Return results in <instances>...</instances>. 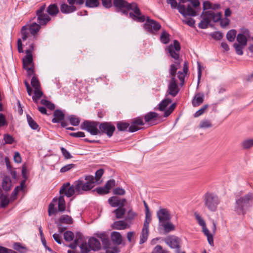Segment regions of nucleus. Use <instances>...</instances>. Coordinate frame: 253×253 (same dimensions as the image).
I'll return each instance as SVG.
<instances>
[{
	"instance_id": "obj_18",
	"label": "nucleus",
	"mask_w": 253,
	"mask_h": 253,
	"mask_svg": "<svg viewBox=\"0 0 253 253\" xmlns=\"http://www.w3.org/2000/svg\"><path fill=\"white\" fill-rule=\"evenodd\" d=\"M109 204L112 207H124L126 200L125 198H119L117 196H112L108 200Z\"/></svg>"
},
{
	"instance_id": "obj_52",
	"label": "nucleus",
	"mask_w": 253,
	"mask_h": 253,
	"mask_svg": "<svg viewBox=\"0 0 253 253\" xmlns=\"http://www.w3.org/2000/svg\"><path fill=\"white\" fill-rule=\"evenodd\" d=\"M21 34L22 40H26L29 35V33L28 31V29L26 27V26H24L22 27L21 30Z\"/></svg>"
},
{
	"instance_id": "obj_20",
	"label": "nucleus",
	"mask_w": 253,
	"mask_h": 253,
	"mask_svg": "<svg viewBox=\"0 0 253 253\" xmlns=\"http://www.w3.org/2000/svg\"><path fill=\"white\" fill-rule=\"evenodd\" d=\"M250 35V31L248 29H245L243 30L242 33H239L237 36V41L238 44L246 46L247 43V36Z\"/></svg>"
},
{
	"instance_id": "obj_13",
	"label": "nucleus",
	"mask_w": 253,
	"mask_h": 253,
	"mask_svg": "<svg viewBox=\"0 0 253 253\" xmlns=\"http://www.w3.org/2000/svg\"><path fill=\"white\" fill-rule=\"evenodd\" d=\"M53 118L51 122L53 123H61L62 127H65L68 126V123L64 121L65 114L64 112L60 109L55 110L53 114Z\"/></svg>"
},
{
	"instance_id": "obj_41",
	"label": "nucleus",
	"mask_w": 253,
	"mask_h": 253,
	"mask_svg": "<svg viewBox=\"0 0 253 253\" xmlns=\"http://www.w3.org/2000/svg\"><path fill=\"white\" fill-rule=\"evenodd\" d=\"M170 35L165 31H164L160 36V41L164 44H167L169 42Z\"/></svg>"
},
{
	"instance_id": "obj_28",
	"label": "nucleus",
	"mask_w": 253,
	"mask_h": 253,
	"mask_svg": "<svg viewBox=\"0 0 253 253\" xmlns=\"http://www.w3.org/2000/svg\"><path fill=\"white\" fill-rule=\"evenodd\" d=\"M12 187L11 180L10 177L6 176L2 179V187L5 191H9Z\"/></svg>"
},
{
	"instance_id": "obj_15",
	"label": "nucleus",
	"mask_w": 253,
	"mask_h": 253,
	"mask_svg": "<svg viewBox=\"0 0 253 253\" xmlns=\"http://www.w3.org/2000/svg\"><path fill=\"white\" fill-rule=\"evenodd\" d=\"M157 216L159 219V225L170 221L171 216L169 210L165 208H160L159 211H157Z\"/></svg>"
},
{
	"instance_id": "obj_56",
	"label": "nucleus",
	"mask_w": 253,
	"mask_h": 253,
	"mask_svg": "<svg viewBox=\"0 0 253 253\" xmlns=\"http://www.w3.org/2000/svg\"><path fill=\"white\" fill-rule=\"evenodd\" d=\"M152 253H169V252L164 249L161 245H157L153 249Z\"/></svg>"
},
{
	"instance_id": "obj_5",
	"label": "nucleus",
	"mask_w": 253,
	"mask_h": 253,
	"mask_svg": "<svg viewBox=\"0 0 253 253\" xmlns=\"http://www.w3.org/2000/svg\"><path fill=\"white\" fill-rule=\"evenodd\" d=\"M203 201L205 206L210 211H216L217 206L220 203L218 196L212 192H208L203 196Z\"/></svg>"
},
{
	"instance_id": "obj_48",
	"label": "nucleus",
	"mask_w": 253,
	"mask_h": 253,
	"mask_svg": "<svg viewBox=\"0 0 253 253\" xmlns=\"http://www.w3.org/2000/svg\"><path fill=\"white\" fill-rule=\"evenodd\" d=\"M13 248L20 253H24L22 251L23 250H26V248L23 246L21 243L18 242L14 243L13 244Z\"/></svg>"
},
{
	"instance_id": "obj_17",
	"label": "nucleus",
	"mask_w": 253,
	"mask_h": 253,
	"mask_svg": "<svg viewBox=\"0 0 253 253\" xmlns=\"http://www.w3.org/2000/svg\"><path fill=\"white\" fill-rule=\"evenodd\" d=\"M103 173H104L103 169H98L95 172V177H94L92 175H85V176H84L83 177H80L79 179L85 178L86 180H85V181H88V179H91V186H92V187L89 189V190H90L91 189H92L94 187L95 183L98 182V181L99 180V179H100V178L102 176Z\"/></svg>"
},
{
	"instance_id": "obj_38",
	"label": "nucleus",
	"mask_w": 253,
	"mask_h": 253,
	"mask_svg": "<svg viewBox=\"0 0 253 253\" xmlns=\"http://www.w3.org/2000/svg\"><path fill=\"white\" fill-rule=\"evenodd\" d=\"M172 102L171 99L167 98L163 100L159 104V110L161 111H166V108Z\"/></svg>"
},
{
	"instance_id": "obj_57",
	"label": "nucleus",
	"mask_w": 253,
	"mask_h": 253,
	"mask_svg": "<svg viewBox=\"0 0 253 253\" xmlns=\"http://www.w3.org/2000/svg\"><path fill=\"white\" fill-rule=\"evenodd\" d=\"M21 190L18 187L16 186L10 195V198L9 199V202L14 201L17 198L18 193Z\"/></svg>"
},
{
	"instance_id": "obj_63",
	"label": "nucleus",
	"mask_w": 253,
	"mask_h": 253,
	"mask_svg": "<svg viewBox=\"0 0 253 253\" xmlns=\"http://www.w3.org/2000/svg\"><path fill=\"white\" fill-rule=\"evenodd\" d=\"M113 194L114 195H124L126 193V191L125 189L121 187H117L113 189Z\"/></svg>"
},
{
	"instance_id": "obj_14",
	"label": "nucleus",
	"mask_w": 253,
	"mask_h": 253,
	"mask_svg": "<svg viewBox=\"0 0 253 253\" xmlns=\"http://www.w3.org/2000/svg\"><path fill=\"white\" fill-rule=\"evenodd\" d=\"M128 127V131L134 132L137 131L142 128V126L144 125L142 117H136L131 120Z\"/></svg>"
},
{
	"instance_id": "obj_36",
	"label": "nucleus",
	"mask_w": 253,
	"mask_h": 253,
	"mask_svg": "<svg viewBox=\"0 0 253 253\" xmlns=\"http://www.w3.org/2000/svg\"><path fill=\"white\" fill-rule=\"evenodd\" d=\"M57 202V197H54L48 206V212L49 216L55 214L57 211L55 208V205Z\"/></svg>"
},
{
	"instance_id": "obj_21",
	"label": "nucleus",
	"mask_w": 253,
	"mask_h": 253,
	"mask_svg": "<svg viewBox=\"0 0 253 253\" xmlns=\"http://www.w3.org/2000/svg\"><path fill=\"white\" fill-rule=\"evenodd\" d=\"M26 55L22 59L23 68L33 65V55L30 50H26Z\"/></svg>"
},
{
	"instance_id": "obj_29",
	"label": "nucleus",
	"mask_w": 253,
	"mask_h": 253,
	"mask_svg": "<svg viewBox=\"0 0 253 253\" xmlns=\"http://www.w3.org/2000/svg\"><path fill=\"white\" fill-rule=\"evenodd\" d=\"M128 227L129 226L123 220L115 221L113 224V228L116 230H124Z\"/></svg>"
},
{
	"instance_id": "obj_1",
	"label": "nucleus",
	"mask_w": 253,
	"mask_h": 253,
	"mask_svg": "<svg viewBox=\"0 0 253 253\" xmlns=\"http://www.w3.org/2000/svg\"><path fill=\"white\" fill-rule=\"evenodd\" d=\"M85 180H86L85 178L79 179L74 181L72 185L69 182L62 184L59 190L60 196L59 197H57L59 211L63 212L65 210V196L70 198L74 195L83 194L84 192L89 191L92 187L91 186V179H88V181H86Z\"/></svg>"
},
{
	"instance_id": "obj_39",
	"label": "nucleus",
	"mask_w": 253,
	"mask_h": 253,
	"mask_svg": "<svg viewBox=\"0 0 253 253\" xmlns=\"http://www.w3.org/2000/svg\"><path fill=\"white\" fill-rule=\"evenodd\" d=\"M41 26L39 23L37 24L35 22L32 23L29 27V31L31 34L35 35L37 34L41 28Z\"/></svg>"
},
{
	"instance_id": "obj_42",
	"label": "nucleus",
	"mask_w": 253,
	"mask_h": 253,
	"mask_svg": "<svg viewBox=\"0 0 253 253\" xmlns=\"http://www.w3.org/2000/svg\"><path fill=\"white\" fill-rule=\"evenodd\" d=\"M43 95V92L41 90V88H36L34 91V95L32 96L33 101L37 102V100L40 99Z\"/></svg>"
},
{
	"instance_id": "obj_35",
	"label": "nucleus",
	"mask_w": 253,
	"mask_h": 253,
	"mask_svg": "<svg viewBox=\"0 0 253 253\" xmlns=\"http://www.w3.org/2000/svg\"><path fill=\"white\" fill-rule=\"evenodd\" d=\"M0 206L2 208H5L9 203V200L7 195H4L2 190L0 188Z\"/></svg>"
},
{
	"instance_id": "obj_16",
	"label": "nucleus",
	"mask_w": 253,
	"mask_h": 253,
	"mask_svg": "<svg viewBox=\"0 0 253 253\" xmlns=\"http://www.w3.org/2000/svg\"><path fill=\"white\" fill-rule=\"evenodd\" d=\"M179 91V88L177 83L176 79L174 77L171 78V80L168 84V94L172 97H175L178 93Z\"/></svg>"
},
{
	"instance_id": "obj_25",
	"label": "nucleus",
	"mask_w": 253,
	"mask_h": 253,
	"mask_svg": "<svg viewBox=\"0 0 253 253\" xmlns=\"http://www.w3.org/2000/svg\"><path fill=\"white\" fill-rule=\"evenodd\" d=\"M204 12L205 11H203L202 13L201 17L202 19L198 24L199 28L202 29H207L211 22V20L209 19L208 16L206 15Z\"/></svg>"
},
{
	"instance_id": "obj_46",
	"label": "nucleus",
	"mask_w": 253,
	"mask_h": 253,
	"mask_svg": "<svg viewBox=\"0 0 253 253\" xmlns=\"http://www.w3.org/2000/svg\"><path fill=\"white\" fill-rule=\"evenodd\" d=\"M212 126L211 121L208 120H204L201 121L199 127L201 128H207Z\"/></svg>"
},
{
	"instance_id": "obj_59",
	"label": "nucleus",
	"mask_w": 253,
	"mask_h": 253,
	"mask_svg": "<svg viewBox=\"0 0 253 253\" xmlns=\"http://www.w3.org/2000/svg\"><path fill=\"white\" fill-rule=\"evenodd\" d=\"M136 215V213L133 211L132 209L128 210L127 213V216L126 217V220L127 221H131L134 219L135 216Z\"/></svg>"
},
{
	"instance_id": "obj_34",
	"label": "nucleus",
	"mask_w": 253,
	"mask_h": 253,
	"mask_svg": "<svg viewBox=\"0 0 253 253\" xmlns=\"http://www.w3.org/2000/svg\"><path fill=\"white\" fill-rule=\"evenodd\" d=\"M159 225L163 227L164 231L166 233L175 230L174 225L170 221H167Z\"/></svg>"
},
{
	"instance_id": "obj_40",
	"label": "nucleus",
	"mask_w": 253,
	"mask_h": 253,
	"mask_svg": "<svg viewBox=\"0 0 253 253\" xmlns=\"http://www.w3.org/2000/svg\"><path fill=\"white\" fill-rule=\"evenodd\" d=\"M70 124L73 126H77L79 125L80 120L79 118L74 115H71L68 117Z\"/></svg>"
},
{
	"instance_id": "obj_53",
	"label": "nucleus",
	"mask_w": 253,
	"mask_h": 253,
	"mask_svg": "<svg viewBox=\"0 0 253 253\" xmlns=\"http://www.w3.org/2000/svg\"><path fill=\"white\" fill-rule=\"evenodd\" d=\"M253 146V139H248L242 143V146L244 149H249Z\"/></svg>"
},
{
	"instance_id": "obj_43",
	"label": "nucleus",
	"mask_w": 253,
	"mask_h": 253,
	"mask_svg": "<svg viewBox=\"0 0 253 253\" xmlns=\"http://www.w3.org/2000/svg\"><path fill=\"white\" fill-rule=\"evenodd\" d=\"M129 127V124L126 122H119L117 124V128L119 131H125Z\"/></svg>"
},
{
	"instance_id": "obj_32",
	"label": "nucleus",
	"mask_w": 253,
	"mask_h": 253,
	"mask_svg": "<svg viewBox=\"0 0 253 253\" xmlns=\"http://www.w3.org/2000/svg\"><path fill=\"white\" fill-rule=\"evenodd\" d=\"M112 212L115 214L117 219L122 218L126 212V209L124 207H120L114 210Z\"/></svg>"
},
{
	"instance_id": "obj_27",
	"label": "nucleus",
	"mask_w": 253,
	"mask_h": 253,
	"mask_svg": "<svg viewBox=\"0 0 253 253\" xmlns=\"http://www.w3.org/2000/svg\"><path fill=\"white\" fill-rule=\"evenodd\" d=\"M204 96L203 93L198 92L196 93L192 101L193 106L197 107L201 104L204 101Z\"/></svg>"
},
{
	"instance_id": "obj_45",
	"label": "nucleus",
	"mask_w": 253,
	"mask_h": 253,
	"mask_svg": "<svg viewBox=\"0 0 253 253\" xmlns=\"http://www.w3.org/2000/svg\"><path fill=\"white\" fill-rule=\"evenodd\" d=\"M99 2L98 0H85V6L93 8L98 6Z\"/></svg>"
},
{
	"instance_id": "obj_62",
	"label": "nucleus",
	"mask_w": 253,
	"mask_h": 253,
	"mask_svg": "<svg viewBox=\"0 0 253 253\" xmlns=\"http://www.w3.org/2000/svg\"><path fill=\"white\" fill-rule=\"evenodd\" d=\"M75 167H76V165H75V164H68V165L63 167L60 169V171L61 172H67V171L71 170V169L75 168Z\"/></svg>"
},
{
	"instance_id": "obj_22",
	"label": "nucleus",
	"mask_w": 253,
	"mask_h": 253,
	"mask_svg": "<svg viewBox=\"0 0 253 253\" xmlns=\"http://www.w3.org/2000/svg\"><path fill=\"white\" fill-rule=\"evenodd\" d=\"M88 245L90 249L94 251H98L101 248L99 241L94 237H91L89 239Z\"/></svg>"
},
{
	"instance_id": "obj_51",
	"label": "nucleus",
	"mask_w": 253,
	"mask_h": 253,
	"mask_svg": "<svg viewBox=\"0 0 253 253\" xmlns=\"http://www.w3.org/2000/svg\"><path fill=\"white\" fill-rule=\"evenodd\" d=\"M233 46L236 50V53L239 55H242L243 54V49L245 46L242 44L234 43Z\"/></svg>"
},
{
	"instance_id": "obj_33",
	"label": "nucleus",
	"mask_w": 253,
	"mask_h": 253,
	"mask_svg": "<svg viewBox=\"0 0 253 253\" xmlns=\"http://www.w3.org/2000/svg\"><path fill=\"white\" fill-rule=\"evenodd\" d=\"M202 231L205 236L207 237L208 241L211 246H213V235L210 233V231L207 228L206 225L202 228Z\"/></svg>"
},
{
	"instance_id": "obj_55",
	"label": "nucleus",
	"mask_w": 253,
	"mask_h": 253,
	"mask_svg": "<svg viewBox=\"0 0 253 253\" xmlns=\"http://www.w3.org/2000/svg\"><path fill=\"white\" fill-rule=\"evenodd\" d=\"M195 217L198 223V224L202 227H205L206 225V222H205L203 218L199 215L197 212L194 213Z\"/></svg>"
},
{
	"instance_id": "obj_10",
	"label": "nucleus",
	"mask_w": 253,
	"mask_h": 253,
	"mask_svg": "<svg viewBox=\"0 0 253 253\" xmlns=\"http://www.w3.org/2000/svg\"><path fill=\"white\" fill-rule=\"evenodd\" d=\"M164 241L170 248L175 250V253L182 252L180 251L181 241L178 237L169 235L165 239Z\"/></svg>"
},
{
	"instance_id": "obj_58",
	"label": "nucleus",
	"mask_w": 253,
	"mask_h": 253,
	"mask_svg": "<svg viewBox=\"0 0 253 253\" xmlns=\"http://www.w3.org/2000/svg\"><path fill=\"white\" fill-rule=\"evenodd\" d=\"M115 184H116L115 180L114 179H110V180L107 181V182L106 183V184H105L104 186L106 188V189H107V190L109 192H110V190L112 187L115 186Z\"/></svg>"
},
{
	"instance_id": "obj_60",
	"label": "nucleus",
	"mask_w": 253,
	"mask_h": 253,
	"mask_svg": "<svg viewBox=\"0 0 253 253\" xmlns=\"http://www.w3.org/2000/svg\"><path fill=\"white\" fill-rule=\"evenodd\" d=\"M176 106V104L175 103L172 104L168 109L166 110L164 114V116L165 117H168L170 114L174 110Z\"/></svg>"
},
{
	"instance_id": "obj_12",
	"label": "nucleus",
	"mask_w": 253,
	"mask_h": 253,
	"mask_svg": "<svg viewBox=\"0 0 253 253\" xmlns=\"http://www.w3.org/2000/svg\"><path fill=\"white\" fill-rule=\"evenodd\" d=\"M144 27L147 31L153 33L159 31L161 28V25L156 21L147 17L144 24Z\"/></svg>"
},
{
	"instance_id": "obj_30",
	"label": "nucleus",
	"mask_w": 253,
	"mask_h": 253,
	"mask_svg": "<svg viewBox=\"0 0 253 253\" xmlns=\"http://www.w3.org/2000/svg\"><path fill=\"white\" fill-rule=\"evenodd\" d=\"M148 235L149 227L143 226V228L140 237V244H142L147 241Z\"/></svg>"
},
{
	"instance_id": "obj_19",
	"label": "nucleus",
	"mask_w": 253,
	"mask_h": 253,
	"mask_svg": "<svg viewBox=\"0 0 253 253\" xmlns=\"http://www.w3.org/2000/svg\"><path fill=\"white\" fill-rule=\"evenodd\" d=\"M158 118H159V115L155 112H148L144 116L145 123L151 126L157 124L156 121Z\"/></svg>"
},
{
	"instance_id": "obj_54",
	"label": "nucleus",
	"mask_w": 253,
	"mask_h": 253,
	"mask_svg": "<svg viewBox=\"0 0 253 253\" xmlns=\"http://www.w3.org/2000/svg\"><path fill=\"white\" fill-rule=\"evenodd\" d=\"M151 221V214L150 211L145 212V219L143 224L144 227H149V224Z\"/></svg>"
},
{
	"instance_id": "obj_26",
	"label": "nucleus",
	"mask_w": 253,
	"mask_h": 253,
	"mask_svg": "<svg viewBox=\"0 0 253 253\" xmlns=\"http://www.w3.org/2000/svg\"><path fill=\"white\" fill-rule=\"evenodd\" d=\"M111 239L114 244L120 245L122 243L123 238L120 233L113 231L111 234Z\"/></svg>"
},
{
	"instance_id": "obj_3",
	"label": "nucleus",
	"mask_w": 253,
	"mask_h": 253,
	"mask_svg": "<svg viewBox=\"0 0 253 253\" xmlns=\"http://www.w3.org/2000/svg\"><path fill=\"white\" fill-rule=\"evenodd\" d=\"M253 206V193H249L243 196L236 198L234 211L238 215L244 216Z\"/></svg>"
},
{
	"instance_id": "obj_37",
	"label": "nucleus",
	"mask_w": 253,
	"mask_h": 253,
	"mask_svg": "<svg viewBox=\"0 0 253 253\" xmlns=\"http://www.w3.org/2000/svg\"><path fill=\"white\" fill-rule=\"evenodd\" d=\"M27 119L29 126L32 129H40L39 126L38 125V124L33 120V119L29 115H27Z\"/></svg>"
},
{
	"instance_id": "obj_7",
	"label": "nucleus",
	"mask_w": 253,
	"mask_h": 253,
	"mask_svg": "<svg viewBox=\"0 0 253 253\" xmlns=\"http://www.w3.org/2000/svg\"><path fill=\"white\" fill-rule=\"evenodd\" d=\"M167 2L170 5L171 8H177L179 12L185 17L187 16H195L196 15V11L190 5H188L186 7L183 4L177 5L176 0H167Z\"/></svg>"
},
{
	"instance_id": "obj_6",
	"label": "nucleus",
	"mask_w": 253,
	"mask_h": 253,
	"mask_svg": "<svg viewBox=\"0 0 253 253\" xmlns=\"http://www.w3.org/2000/svg\"><path fill=\"white\" fill-rule=\"evenodd\" d=\"M85 0H67V2L62 1L60 5V9L63 14H68L76 11L78 9L76 5H82Z\"/></svg>"
},
{
	"instance_id": "obj_8",
	"label": "nucleus",
	"mask_w": 253,
	"mask_h": 253,
	"mask_svg": "<svg viewBox=\"0 0 253 253\" xmlns=\"http://www.w3.org/2000/svg\"><path fill=\"white\" fill-rule=\"evenodd\" d=\"M99 122L96 121H84L81 125V129L88 132L90 134H99Z\"/></svg>"
},
{
	"instance_id": "obj_24",
	"label": "nucleus",
	"mask_w": 253,
	"mask_h": 253,
	"mask_svg": "<svg viewBox=\"0 0 253 253\" xmlns=\"http://www.w3.org/2000/svg\"><path fill=\"white\" fill-rule=\"evenodd\" d=\"M205 14L208 16L209 19H212L214 22H218L221 19L222 13L220 12L214 13L212 11L208 10L205 11Z\"/></svg>"
},
{
	"instance_id": "obj_9",
	"label": "nucleus",
	"mask_w": 253,
	"mask_h": 253,
	"mask_svg": "<svg viewBox=\"0 0 253 253\" xmlns=\"http://www.w3.org/2000/svg\"><path fill=\"white\" fill-rule=\"evenodd\" d=\"M116 127L112 122H105L99 123V134L100 135L105 134L110 138L113 136Z\"/></svg>"
},
{
	"instance_id": "obj_49",
	"label": "nucleus",
	"mask_w": 253,
	"mask_h": 253,
	"mask_svg": "<svg viewBox=\"0 0 253 253\" xmlns=\"http://www.w3.org/2000/svg\"><path fill=\"white\" fill-rule=\"evenodd\" d=\"M31 84L34 89L41 88L40 82L37 77L33 76L31 79Z\"/></svg>"
},
{
	"instance_id": "obj_4",
	"label": "nucleus",
	"mask_w": 253,
	"mask_h": 253,
	"mask_svg": "<svg viewBox=\"0 0 253 253\" xmlns=\"http://www.w3.org/2000/svg\"><path fill=\"white\" fill-rule=\"evenodd\" d=\"M180 48L179 42L178 41L175 40L173 41V43L169 45L166 49V51L169 53V55L175 60L174 64H171L169 69V74L171 78H175L176 71L180 66V61L179 60V52Z\"/></svg>"
},
{
	"instance_id": "obj_11",
	"label": "nucleus",
	"mask_w": 253,
	"mask_h": 253,
	"mask_svg": "<svg viewBox=\"0 0 253 253\" xmlns=\"http://www.w3.org/2000/svg\"><path fill=\"white\" fill-rule=\"evenodd\" d=\"M45 7V4H43L36 11L38 22L41 25H45L51 20L48 14L44 12Z\"/></svg>"
},
{
	"instance_id": "obj_47",
	"label": "nucleus",
	"mask_w": 253,
	"mask_h": 253,
	"mask_svg": "<svg viewBox=\"0 0 253 253\" xmlns=\"http://www.w3.org/2000/svg\"><path fill=\"white\" fill-rule=\"evenodd\" d=\"M41 103L45 106H46L49 109L53 110L55 109V105L51 102L50 101L46 99H42Z\"/></svg>"
},
{
	"instance_id": "obj_2",
	"label": "nucleus",
	"mask_w": 253,
	"mask_h": 253,
	"mask_svg": "<svg viewBox=\"0 0 253 253\" xmlns=\"http://www.w3.org/2000/svg\"><path fill=\"white\" fill-rule=\"evenodd\" d=\"M113 5L116 8L117 11L122 8L133 11V12L129 13V16L134 21L143 22L145 20V16L141 14V11L135 2L128 3L125 0H113Z\"/></svg>"
},
{
	"instance_id": "obj_64",
	"label": "nucleus",
	"mask_w": 253,
	"mask_h": 253,
	"mask_svg": "<svg viewBox=\"0 0 253 253\" xmlns=\"http://www.w3.org/2000/svg\"><path fill=\"white\" fill-rule=\"evenodd\" d=\"M3 139L5 143L11 144L14 142V138L9 134H5L4 135Z\"/></svg>"
},
{
	"instance_id": "obj_50",
	"label": "nucleus",
	"mask_w": 253,
	"mask_h": 253,
	"mask_svg": "<svg viewBox=\"0 0 253 253\" xmlns=\"http://www.w3.org/2000/svg\"><path fill=\"white\" fill-rule=\"evenodd\" d=\"M74 238V233L70 231H67L64 233V238L67 242L72 241Z\"/></svg>"
},
{
	"instance_id": "obj_31",
	"label": "nucleus",
	"mask_w": 253,
	"mask_h": 253,
	"mask_svg": "<svg viewBox=\"0 0 253 253\" xmlns=\"http://www.w3.org/2000/svg\"><path fill=\"white\" fill-rule=\"evenodd\" d=\"M51 16L56 15L59 12L57 5L55 4H51L47 8L46 11Z\"/></svg>"
},
{
	"instance_id": "obj_23",
	"label": "nucleus",
	"mask_w": 253,
	"mask_h": 253,
	"mask_svg": "<svg viewBox=\"0 0 253 253\" xmlns=\"http://www.w3.org/2000/svg\"><path fill=\"white\" fill-rule=\"evenodd\" d=\"M73 222V220L71 216L67 215L64 214L61 215L59 218L58 221L56 222L57 225L58 227L60 228H61V224L62 223H65L66 224H71Z\"/></svg>"
},
{
	"instance_id": "obj_44",
	"label": "nucleus",
	"mask_w": 253,
	"mask_h": 253,
	"mask_svg": "<svg viewBox=\"0 0 253 253\" xmlns=\"http://www.w3.org/2000/svg\"><path fill=\"white\" fill-rule=\"evenodd\" d=\"M236 30L232 29L229 30L226 35L227 39L230 42H232L235 40V38L236 35Z\"/></svg>"
},
{
	"instance_id": "obj_61",
	"label": "nucleus",
	"mask_w": 253,
	"mask_h": 253,
	"mask_svg": "<svg viewBox=\"0 0 253 253\" xmlns=\"http://www.w3.org/2000/svg\"><path fill=\"white\" fill-rule=\"evenodd\" d=\"M80 247L82 253H88L90 251L86 242H83L81 243Z\"/></svg>"
}]
</instances>
